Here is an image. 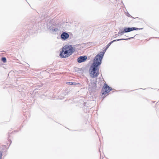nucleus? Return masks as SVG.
Returning a JSON list of instances; mask_svg holds the SVG:
<instances>
[{
	"label": "nucleus",
	"instance_id": "6",
	"mask_svg": "<svg viewBox=\"0 0 159 159\" xmlns=\"http://www.w3.org/2000/svg\"><path fill=\"white\" fill-rule=\"evenodd\" d=\"M139 29V28L136 27H128L125 28L124 29V32L125 33H128L134 30H137Z\"/></svg>",
	"mask_w": 159,
	"mask_h": 159
},
{
	"label": "nucleus",
	"instance_id": "15",
	"mask_svg": "<svg viewBox=\"0 0 159 159\" xmlns=\"http://www.w3.org/2000/svg\"><path fill=\"white\" fill-rule=\"evenodd\" d=\"M2 154H0V159H1V158L2 157Z\"/></svg>",
	"mask_w": 159,
	"mask_h": 159
},
{
	"label": "nucleus",
	"instance_id": "14",
	"mask_svg": "<svg viewBox=\"0 0 159 159\" xmlns=\"http://www.w3.org/2000/svg\"><path fill=\"white\" fill-rule=\"evenodd\" d=\"M113 42H114L113 41H112L111 42H110V43H111V44Z\"/></svg>",
	"mask_w": 159,
	"mask_h": 159
},
{
	"label": "nucleus",
	"instance_id": "11",
	"mask_svg": "<svg viewBox=\"0 0 159 159\" xmlns=\"http://www.w3.org/2000/svg\"><path fill=\"white\" fill-rule=\"evenodd\" d=\"M2 61L3 62H6L7 61L5 57H3L2 58Z\"/></svg>",
	"mask_w": 159,
	"mask_h": 159
},
{
	"label": "nucleus",
	"instance_id": "7",
	"mask_svg": "<svg viewBox=\"0 0 159 159\" xmlns=\"http://www.w3.org/2000/svg\"><path fill=\"white\" fill-rule=\"evenodd\" d=\"M50 30L52 33L54 34H58L60 31V30L57 28L55 27H50Z\"/></svg>",
	"mask_w": 159,
	"mask_h": 159
},
{
	"label": "nucleus",
	"instance_id": "10",
	"mask_svg": "<svg viewBox=\"0 0 159 159\" xmlns=\"http://www.w3.org/2000/svg\"><path fill=\"white\" fill-rule=\"evenodd\" d=\"M111 43H109L107 45L106 48H105V51H106L108 48L111 45Z\"/></svg>",
	"mask_w": 159,
	"mask_h": 159
},
{
	"label": "nucleus",
	"instance_id": "2",
	"mask_svg": "<svg viewBox=\"0 0 159 159\" xmlns=\"http://www.w3.org/2000/svg\"><path fill=\"white\" fill-rule=\"evenodd\" d=\"M74 51V49L71 45H66L62 48L60 56L62 58L67 57L71 55Z\"/></svg>",
	"mask_w": 159,
	"mask_h": 159
},
{
	"label": "nucleus",
	"instance_id": "13",
	"mask_svg": "<svg viewBox=\"0 0 159 159\" xmlns=\"http://www.w3.org/2000/svg\"><path fill=\"white\" fill-rule=\"evenodd\" d=\"M127 16L129 17H130L131 15L129 14H128Z\"/></svg>",
	"mask_w": 159,
	"mask_h": 159
},
{
	"label": "nucleus",
	"instance_id": "19",
	"mask_svg": "<svg viewBox=\"0 0 159 159\" xmlns=\"http://www.w3.org/2000/svg\"><path fill=\"white\" fill-rule=\"evenodd\" d=\"M140 29H139V30H140ZM140 29H141V28H140Z\"/></svg>",
	"mask_w": 159,
	"mask_h": 159
},
{
	"label": "nucleus",
	"instance_id": "4",
	"mask_svg": "<svg viewBox=\"0 0 159 159\" xmlns=\"http://www.w3.org/2000/svg\"><path fill=\"white\" fill-rule=\"evenodd\" d=\"M69 37V35L66 32H63L61 35V38L62 40H65Z\"/></svg>",
	"mask_w": 159,
	"mask_h": 159
},
{
	"label": "nucleus",
	"instance_id": "9",
	"mask_svg": "<svg viewBox=\"0 0 159 159\" xmlns=\"http://www.w3.org/2000/svg\"><path fill=\"white\" fill-rule=\"evenodd\" d=\"M133 38V37H131V38H129L126 39H118L115 40V41H119L124 40L130 39H131V38Z\"/></svg>",
	"mask_w": 159,
	"mask_h": 159
},
{
	"label": "nucleus",
	"instance_id": "8",
	"mask_svg": "<svg viewBox=\"0 0 159 159\" xmlns=\"http://www.w3.org/2000/svg\"><path fill=\"white\" fill-rule=\"evenodd\" d=\"M125 33V32H124V30L122 31V30H120L118 33V36L119 35H122Z\"/></svg>",
	"mask_w": 159,
	"mask_h": 159
},
{
	"label": "nucleus",
	"instance_id": "17",
	"mask_svg": "<svg viewBox=\"0 0 159 159\" xmlns=\"http://www.w3.org/2000/svg\"><path fill=\"white\" fill-rule=\"evenodd\" d=\"M117 36V34H116V35H115V36L116 37Z\"/></svg>",
	"mask_w": 159,
	"mask_h": 159
},
{
	"label": "nucleus",
	"instance_id": "18",
	"mask_svg": "<svg viewBox=\"0 0 159 159\" xmlns=\"http://www.w3.org/2000/svg\"><path fill=\"white\" fill-rule=\"evenodd\" d=\"M113 41L114 42H116V41H115V40H113Z\"/></svg>",
	"mask_w": 159,
	"mask_h": 159
},
{
	"label": "nucleus",
	"instance_id": "16",
	"mask_svg": "<svg viewBox=\"0 0 159 159\" xmlns=\"http://www.w3.org/2000/svg\"><path fill=\"white\" fill-rule=\"evenodd\" d=\"M76 84V83H73V84H74V85H75Z\"/></svg>",
	"mask_w": 159,
	"mask_h": 159
},
{
	"label": "nucleus",
	"instance_id": "12",
	"mask_svg": "<svg viewBox=\"0 0 159 159\" xmlns=\"http://www.w3.org/2000/svg\"><path fill=\"white\" fill-rule=\"evenodd\" d=\"M67 84H69L70 85H73V83L72 82H67Z\"/></svg>",
	"mask_w": 159,
	"mask_h": 159
},
{
	"label": "nucleus",
	"instance_id": "5",
	"mask_svg": "<svg viewBox=\"0 0 159 159\" xmlns=\"http://www.w3.org/2000/svg\"><path fill=\"white\" fill-rule=\"evenodd\" d=\"M87 58V57L86 56H80L77 59V61L79 63L84 62L86 60Z\"/></svg>",
	"mask_w": 159,
	"mask_h": 159
},
{
	"label": "nucleus",
	"instance_id": "3",
	"mask_svg": "<svg viewBox=\"0 0 159 159\" xmlns=\"http://www.w3.org/2000/svg\"><path fill=\"white\" fill-rule=\"evenodd\" d=\"M111 88L107 84H105L102 89V94L106 95L111 90Z\"/></svg>",
	"mask_w": 159,
	"mask_h": 159
},
{
	"label": "nucleus",
	"instance_id": "1",
	"mask_svg": "<svg viewBox=\"0 0 159 159\" xmlns=\"http://www.w3.org/2000/svg\"><path fill=\"white\" fill-rule=\"evenodd\" d=\"M104 52H101L97 55L93 61V62L89 70L90 75L92 78L98 76L99 74L98 66L102 63V60L104 54Z\"/></svg>",
	"mask_w": 159,
	"mask_h": 159
}]
</instances>
